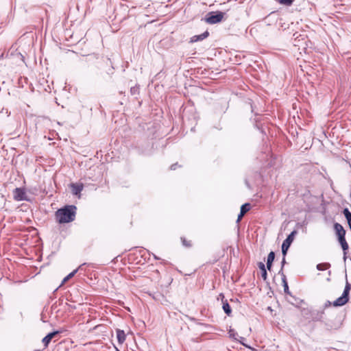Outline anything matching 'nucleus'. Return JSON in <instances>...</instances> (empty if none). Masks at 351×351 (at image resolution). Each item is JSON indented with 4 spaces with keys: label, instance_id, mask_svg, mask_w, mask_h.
I'll return each mask as SVG.
<instances>
[{
    "label": "nucleus",
    "instance_id": "nucleus-4",
    "mask_svg": "<svg viewBox=\"0 0 351 351\" xmlns=\"http://www.w3.org/2000/svg\"><path fill=\"white\" fill-rule=\"evenodd\" d=\"M297 234L296 230H293L291 232L289 235L287 237V239L283 241L282 244V252L284 256L286 255L287 252L290 247L291 243L294 240L295 235Z\"/></svg>",
    "mask_w": 351,
    "mask_h": 351
},
{
    "label": "nucleus",
    "instance_id": "nucleus-8",
    "mask_svg": "<svg viewBox=\"0 0 351 351\" xmlns=\"http://www.w3.org/2000/svg\"><path fill=\"white\" fill-rule=\"evenodd\" d=\"M334 230L337 237L346 236V230L340 223L336 222L334 223Z\"/></svg>",
    "mask_w": 351,
    "mask_h": 351
},
{
    "label": "nucleus",
    "instance_id": "nucleus-21",
    "mask_svg": "<svg viewBox=\"0 0 351 351\" xmlns=\"http://www.w3.org/2000/svg\"><path fill=\"white\" fill-rule=\"evenodd\" d=\"M228 334L230 337L235 340H237V337H239L238 334L234 331V330L230 328L228 331Z\"/></svg>",
    "mask_w": 351,
    "mask_h": 351
},
{
    "label": "nucleus",
    "instance_id": "nucleus-17",
    "mask_svg": "<svg viewBox=\"0 0 351 351\" xmlns=\"http://www.w3.org/2000/svg\"><path fill=\"white\" fill-rule=\"evenodd\" d=\"M83 265H81L79 266L78 268H77L76 269L73 270L72 272H71L69 274H68L64 279H63V281H62V283H64L65 282H66L67 280H69L70 278H71L72 277L74 276V275L77 272V271L82 267Z\"/></svg>",
    "mask_w": 351,
    "mask_h": 351
},
{
    "label": "nucleus",
    "instance_id": "nucleus-26",
    "mask_svg": "<svg viewBox=\"0 0 351 351\" xmlns=\"http://www.w3.org/2000/svg\"><path fill=\"white\" fill-rule=\"evenodd\" d=\"M245 340L244 337H239V339H237V341H239L241 344L245 345L243 343V341Z\"/></svg>",
    "mask_w": 351,
    "mask_h": 351
},
{
    "label": "nucleus",
    "instance_id": "nucleus-18",
    "mask_svg": "<svg viewBox=\"0 0 351 351\" xmlns=\"http://www.w3.org/2000/svg\"><path fill=\"white\" fill-rule=\"evenodd\" d=\"M330 267V263H319L317 265V269L319 271H324L328 269Z\"/></svg>",
    "mask_w": 351,
    "mask_h": 351
},
{
    "label": "nucleus",
    "instance_id": "nucleus-9",
    "mask_svg": "<svg viewBox=\"0 0 351 351\" xmlns=\"http://www.w3.org/2000/svg\"><path fill=\"white\" fill-rule=\"evenodd\" d=\"M219 296L222 298V300H223L224 295L222 293H221L219 295ZM222 301H223V306H222L223 310L226 313V314H227L228 316H230L232 313L231 307L229 305V304L226 300L224 301L223 300H222Z\"/></svg>",
    "mask_w": 351,
    "mask_h": 351
},
{
    "label": "nucleus",
    "instance_id": "nucleus-7",
    "mask_svg": "<svg viewBox=\"0 0 351 351\" xmlns=\"http://www.w3.org/2000/svg\"><path fill=\"white\" fill-rule=\"evenodd\" d=\"M72 193L75 195L80 196V193L84 189V185L82 183H72L70 185Z\"/></svg>",
    "mask_w": 351,
    "mask_h": 351
},
{
    "label": "nucleus",
    "instance_id": "nucleus-3",
    "mask_svg": "<svg viewBox=\"0 0 351 351\" xmlns=\"http://www.w3.org/2000/svg\"><path fill=\"white\" fill-rule=\"evenodd\" d=\"M224 13L221 12H209L205 19V21L208 24H215L222 21Z\"/></svg>",
    "mask_w": 351,
    "mask_h": 351
},
{
    "label": "nucleus",
    "instance_id": "nucleus-23",
    "mask_svg": "<svg viewBox=\"0 0 351 351\" xmlns=\"http://www.w3.org/2000/svg\"><path fill=\"white\" fill-rule=\"evenodd\" d=\"M181 240H182L183 245H184L185 247H191V241H187L185 238L182 237Z\"/></svg>",
    "mask_w": 351,
    "mask_h": 351
},
{
    "label": "nucleus",
    "instance_id": "nucleus-15",
    "mask_svg": "<svg viewBox=\"0 0 351 351\" xmlns=\"http://www.w3.org/2000/svg\"><path fill=\"white\" fill-rule=\"evenodd\" d=\"M343 213L347 219L348 223L351 230V213L350 212L348 208H346L343 209Z\"/></svg>",
    "mask_w": 351,
    "mask_h": 351
},
{
    "label": "nucleus",
    "instance_id": "nucleus-20",
    "mask_svg": "<svg viewBox=\"0 0 351 351\" xmlns=\"http://www.w3.org/2000/svg\"><path fill=\"white\" fill-rule=\"evenodd\" d=\"M250 204L249 203H245L241 206L240 213L245 215L247 211L250 210Z\"/></svg>",
    "mask_w": 351,
    "mask_h": 351
},
{
    "label": "nucleus",
    "instance_id": "nucleus-10",
    "mask_svg": "<svg viewBox=\"0 0 351 351\" xmlns=\"http://www.w3.org/2000/svg\"><path fill=\"white\" fill-rule=\"evenodd\" d=\"M58 333V331H56V332H50L47 335H46L43 339V343L45 346V347H47L49 343H50L51 340L53 339V337L57 335Z\"/></svg>",
    "mask_w": 351,
    "mask_h": 351
},
{
    "label": "nucleus",
    "instance_id": "nucleus-16",
    "mask_svg": "<svg viewBox=\"0 0 351 351\" xmlns=\"http://www.w3.org/2000/svg\"><path fill=\"white\" fill-rule=\"evenodd\" d=\"M258 267L261 270L262 278L265 280L267 279V274L265 264L262 262L258 263Z\"/></svg>",
    "mask_w": 351,
    "mask_h": 351
},
{
    "label": "nucleus",
    "instance_id": "nucleus-2",
    "mask_svg": "<svg viewBox=\"0 0 351 351\" xmlns=\"http://www.w3.org/2000/svg\"><path fill=\"white\" fill-rule=\"evenodd\" d=\"M351 290V285L348 282H346V286L344 287L343 292L339 298L336 299L335 301L331 302L329 300H327L324 306H323V310L324 311L326 308L333 306L334 307H339L345 305L347 304L349 301V294L350 291Z\"/></svg>",
    "mask_w": 351,
    "mask_h": 351
},
{
    "label": "nucleus",
    "instance_id": "nucleus-29",
    "mask_svg": "<svg viewBox=\"0 0 351 351\" xmlns=\"http://www.w3.org/2000/svg\"><path fill=\"white\" fill-rule=\"evenodd\" d=\"M35 351H39V350H35Z\"/></svg>",
    "mask_w": 351,
    "mask_h": 351
},
{
    "label": "nucleus",
    "instance_id": "nucleus-14",
    "mask_svg": "<svg viewBox=\"0 0 351 351\" xmlns=\"http://www.w3.org/2000/svg\"><path fill=\"white\" fill-rule=\"evenodd\" d=\"M274 258H275L274 252H270L269 254H268L267 260V267L269 270H270L271 268L272 263L274 260Z\"/></svg>",
    "mask_w": 351,
    "mask_h": 351
},
{
    "label": "nucleus",
    "instance_id": "nucleus-24",
    "mask_svg": "<svg viewBox=\"0 0 351 351\" xmlns=\"http://www.w3.org/2000/svg\"><path fill=\"white\" fill-rule=\"evenodd\" d=\"M138 91V88L137 86H134L130 88V92L132 95H136Z\"/></svg>",
    "mask_w": 351,
    "mask_h": 351
},
{
    "label": "nucleus",
    "instance_id": "nucleus-5",
    "mask_svg": "<svg viewBox=\"0 0 351 351\" xmlns=\"http://www.w3.org/2000/svg\"><path fill=\"white\" fill-rule=\"evenodd\" d=\"M13 197L16 201H23L27 199L26 192L23 188H16L13 191Z\"/></svg>",
    "mask_w": 351,
    "mask_h": 351
},
{
    "label": "nucleus",
    "instance_id": "nucleus-13",
    "mask_svg": "<svg viewBox=\"0 0 351 351\" xmlns=\"http://www.w3.org/2000/svg\"><path fill=\"white\" fill-rule=\"evenodd\" d=\"M324 314L325 313L324 310L317 311L313 317V320L315 322H322L324 319Z\"/></svg>",
    "mask_w": 351,
    "mask_h": 351
},
{
    "label": "nucleus",
    "instance_id": "nucleus-27",
    "mask_svg": "<svg viewBox=\"0 0 351 351\" xmlns=\"http://www.w3.org/2000/svg\"><path fill=\"white\" fill-rule=\"evenodd\" d=\"M177 165H178V164H177V163L173 164V165L171 166L170 169H171V170H175V169H176V166H177Z\"/></svg>",
    "mask_w": 351,
    "mask_h": 351
},
{
    "label": "nucleus",
    "instance_id": "nucleus-12",
    "mask_svg": "<svg viewBox=\"0 0 351 351\" xmlns=\"http://www.w3.org/2000/svg\"><path fill=\"white\" fill-rule=\"evenodd\" d=\"M208 35H209L208 32L206 31L205 32L202 33V34L193 36L191 38V42H197L199 40H202L205 39L206 38H207L208 36Z\"/></svg>",
    "mask_w": 351,
    "mask_h": 351
},
{
    "label": "nucleus",
    "instance_id": "nucleus-1",
    "mask_svg": "<svg viewBox=\"0 0 351 351\" xmlns=\"http://www.w3.org/2000/svg\"><path fill=\"white\" fill-rule=\"evenodd\" d=\"M76 207L75 206H66L56 212V217L58 223H64L73 221L75 217Z\"/></svg>",
    "mask_w": 351,
    "mask_h": 351
},
{
    "label": "nucleus",
    "instance_id": "nucleus-25",
    "mask_svg": "<svg viewBox=\"0 0 351 351\" xmlns=\"http://www.w3.org/2000/svg\"><path fill=\"white\" fill-rule=\"evenodd\" d=\"M243 216H244V214L240 213L239 215H238L237 222L239 223Z\"/></svg>",
    "mask_w": 351,
    "mask_h": 351
},
{
    "label": "nucleus",
    "instance_id": "nucleus-11",
    "mask_svg": "<svg viewBox=\"0 0 351 351\" xmlns=\"http://www.w3.org/2000/svg\"><path fill=\"white\" fill-rule=\"evenodd\" d=\"M116 332L118 342L121 344L123 343L125 341L126 337L125 332L122 330L117 329Z\"/></svg>",
    "mask_w": 351,
    "mask_h": 351
},
{
    "label": "nucleus",
    "instance_id": "nucleus-19",
    "mask_svg": "<svg viewBox=\"0 0 351 351\" xmlns=\"http://www.w3.org/2000/svg\"><path fill=\"white\" fill-rule=\"evenodd\" d=\"M282 283H283V287H284L285 293H287V294H290V292H289V290L288 284H287V279H286V276L283 274H282Z\"/></svg>",
    "mask_w": 351,
    "mask_h": 351
},
{
    "label": "nucleus",
    "instance_id": "nucleus-22",
    "mask_svg": "<svg viewBox=\"0 0 351 351\" xmlns=\"http://www.w3.org/2000/svg\"><path fill=\"white\" fill-rule=\"evenodd\" d=\"M281 4L291 5L294 0H278Z\"/></svg>",
    "mask_w": 351,
    "mask_h": 351
},
{
    "label": "nucleus",
    "instance_id": "nucleus-28",
    "mask_svg": "<svg viewBox=\"0 0 351 351\" xmlns=\"http://www.w3.org/2000/svg\"><path fill=\"white\" fill-rule=\"evenodd\" d=\"M285 263V257L282 258V267H283L284 264Z\"/></svg>",
    "mask_w": 351,
    "mask_h": 351
},
{
    "label": "nucleus",
    "instance_id": "nucleus-6",
    "mask_svg": "<svg viewBox=\"0 0 351 351\" xmlns=\"http://www.w3.org/2000/svg\"><path fill=\"white\" fill-rule=\"evenodd\" d=\"M346 236H343V237H337L338 238V241L342 247V250L343 251V260L346 261V258H347V251L349 248V246H348V244L346 240Z\"/></svg>",
    "mask_w": 351,
    "mask_h": 351
}]
</instances>
